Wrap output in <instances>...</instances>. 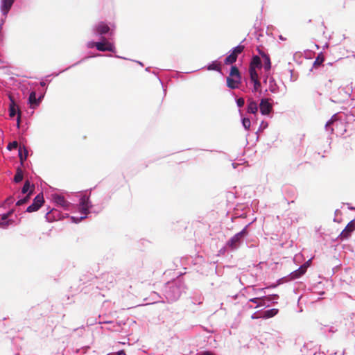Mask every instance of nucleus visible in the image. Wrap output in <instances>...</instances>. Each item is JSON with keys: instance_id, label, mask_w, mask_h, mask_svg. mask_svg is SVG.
<instances>
[{"instance_id": "46", "label": "nucleus", "mask_w": 355, "mask_h": 355, "mask_svg": "<svg viewBox=\"0 0 355 355\" xmlns=\"http://www.w3.org/2000/svg\"><path fill=\"white\" fill-rule=\"evenodd\" d=\"M263 126H264L263 128H265L267 126V124H263Z\"/></svg>"}, {"instance_id": "17", "label": "nucleus", "mask_w": 355, "mask_h": 355, "mask_svg": "<svg viewBox=\"0 0 355 355\" xmlns=\"http://www.w3.org/2000/svg\"><path fill=\"white\" fill-rule=\"evenodd\" d=\"M261 55L262 56V58H263L264 60V63H263V67L264 69L266 70V71H268L271 68V62H270V57L268 55H266V53H261Z\"/></svg>"}, {"instance_id": "23", "label": "nucleus", "mask_w": 355, "mask_h": 355, "mask_svg": "<svg viewBox=\"0 0 355 355\" xmlns=\"http://www.w3.org/2000/svg\"><path fill=\"white\" fill-rule=\"evenodd\" d=\"M23 180V172L22 171L18 168L16 172V174L14 176V181L16 183L20 182Z\"/></svg>"}, {"instance_id": "45", "label": "nucleus", "mask_w": 355, "mask_h": 355, "mask_svg": "<svg viewBox=\"0 0 355 355\" xmlns=\"http://www.w3.org/2000/svg\"><path fill=\"white\" fill-rule=\"evenodd\" d=\"M73 219V221H75L76 223L77 222V220H75V218L74 217H72L71 218Z\"/></svg>"}, {"instance_id": "42", "label": "nucleus", "mask_w": 355, "mask_h": 355, "mask_svg": "<svg viewBox=\"0 0 355 355\" xmlns=\"http://www.w3.org/2000/svg\"><path fill=\"white\" fill-rule=\"evenodd\" d=\"M19 116H20V112L18 114V119H17V124L19 125Z\"/></svg>"}, {"instance_id": "13", "label": "nucleus", "mask_w": 355, "mask_h": 355, "mask_svg": "<svg viewBox=\"0 0 355 355\" xmlns=\"http://www.w3.org/2000/svg\"><path fill=\"white\" fill-rule=\"evenodd\" d=\"M55 202L60 205L62 207L67 208L69 206V202L65 200V198L60 195H55L53 197Z\"/></svg>"}, {"instance_id": "41", "label": "nucleus", "mask_w": 355, "mask_h": 355, "mask_svg": "<svg viewBox=\"0 0 355 355\" xmlns=\"http://www.w3.org/2000/svg\"><path fill=\"white\" fill-rule=\"evenodd\" d=\"M270 90L272 92H275V89L274 88V87H270Z\"/></svg>"}, {"instance_id": "43", "label": "nucleus", "mask_w": 355, "mask_h": 355, "mask_svg": "<svg viewBox=\"0 0 355 355\" xmlns=\"http://www.w3.org/2000/svg\"><path fill=\"white\" fill-rule=\"evenodd\" d=\"M309 261H308L306 263H304V264H306V265L307 266V267H308V266H309Z\"/></svg>"}, {"instance_id": "37", "label": "nucleus", "mask_w": 355, "mask_h": 355, "mask_svg": "<svg viewBox=\"0 0 355 355\" xmlns=\"http://www.w3.org/2000/svg\"><path fill=\"white\" fill-rule=\"evenodd\" d=\"M54 211H55L54 210H52L51 212H49V213H47V214H46V219H47L49 221H50V220H51V214H53V213H54Z\"/></svg>"}, {"instance_id": "20", "label": "nucleus", "mask_w": 355, "mask_h": 355, "mask_svg": "<svg viewBox=\"0 0 355 355\" xmlns=\"http://www.w3.org/2000/svg\"><path fill=\"white\" fill-rule=\"evenodd\" d=\"M237 56L234 53H231L228 56L226 57L225 59V64H232L234 63L236 61Z\"/></svg>"}, {"instance_id": "39", "label": "nucleus", "mask_w": 355, "mask_h": 355, "mask_svg": "<svg viewBox=\"0 0 355 355\" xmlns=\"http://www.w3.org/2000/svg\"><path fill=\"white\" fill-rule=\"evenodd\" d=\"M271 296V300H273V299H277L279 297L277 295H270Z\"/></svg>"}, {"instance_id": "40", "label": "nucleus", "mask_w": 355, "mask_h": 355, "mask_svg": "<svg viewBox=\"0 0 355 355\" xmlns=\"http://www.w3.org/2000/svg\"><path fill=\"white\" fill-rule=\"evenodd\" d=\"M332 123H333V121H332V120H329V121L327 123L326 126H329V125H330Z\"/></svg>"}, {"instance_id": "5", "label": "nucleus", "mask_w": 355, "mask_h": 355, "mask_svg": "<svg viewBox=\"0 0 355 355\" xmlns=\"http://www.w3.org/2000/svg\"><path fill=\"white\" fill-rule=\"evenodd\" d=\"M260 112L263 115L269 114L272 110V105L268 98H262L259 104Z\"/></svg>"}, {"instance_id": "35", "label": "nucleus", "mask_w": 355, "mask_h": 355, "mask_svg": "<svg viewBox=\"0 0 355 355\" xmlns=\"http://www.w3.org/2000/svg\"><path fill=\"white\" fill-rule=\"evenodd\" d=\"M196 355H216V354L209 351H204V352L197 354Z\"/></svg>"}, {"instance_id": "33", "label": "nucleus", "mask_w": 355, "mask_h": 355, "mask_svg": "<svg viewBox=\"0 0 355 355\" xmlns=\"http://www.w3.org/2000/svg\"><path fill=\"white\" fill-rule=\"evenodd\" d=\"M254 83V91H258L261 87V83L259 80L252 81Z\"/></svg>"}, {"instance_id": "4", "label": "nucleus", "mask_w": 355, "mask_h": 355, "mask_svg": "<svg viewBox=\"0 0 355 355\" xmlns=\"http://www.w3.org/2000/svg\"><path fill=\"white\" fill-rule=\"evenodd\" d=\"M355 230V223L354 220L350 221L345 228L341 232V233L338 236V239L340 240H345L348 239L351 234Z\"/></svg>"}, {"instance_id": "38", "label": "nucleus", "mask_w": 355, "mask_h": 355, "mask_svg": "<svg viewBox=\"0 0 355 355\" xmlns=\"http://www.w3.org/2000/svg\"><path fill=\"white\" fill-rule=\"evenodd\" d=\"M118 355H125V353L123 350H121L118 352Z\"/></svg>"}, {"instance_id": "32", "label": "nucleus", "mask_w": 355, "mask_h": 355, "mask_svg": "<svg viewBox=\"0 0 355 355\" xmlns=\"http://www.w3.org/2000/svg\"><path fill=\"white\" fill-rule=\"evenodd\" d=\"M18 147V143L16 141H14L12 142H10L8 144L7 148L9 150H11L12 149H16Z\"/></svg>"}, {"instance_id": "22", "label": "nucleus", "mask_w": 355, "mask_h": 355, "mask_svg": "<svg viewBox=\"0 0 355 355\" xmlns=\"http://www.w3.org/2000/svg\"><path fill=\"white\" fill-rule=\"evenodd\" d=\"M207 69L215 70L220 72L221 71V64L220 62H213L208 66Z\"/></svg>"}, {"instance_id": "29", "label": "nucleus", "mask_w": 355, "mask_h": 355, "mask_svg": "<svg viewBox=\"0 0 355 355\" xmlns=\"http://www.w3.org/2000/svg\"><path fill=\"white\" fill-rule=\"evenodd\" d=\"M242 123H243V127L246 129V130H249L250 128V125H251V122H250V119L248 118H244L242 121Z\"/></svg>"}, {"instance_id": "28", "label": "nucleus", "mask_w": 355, "mask_h": 355, "mask_svg": "<svg viewBox=\"0 0 355 355\" xmlns=\"http://www.w3.org/2000/svg\"><path fill=\"white\" fill-rule=\"evenodd\" d=\"M244 50V46L243 45H239L236 46L233 51L232 53H235V55L238 57V55L241 53Z\"/></svg>"}, {"instance_id": "24", "label": "nucleus", "mask_w": 355, "mask_h": 355, "mask_svg": "<svg viewBox=\"0 0 355 355\" xmlns=\"http://www.w3.org/2000/svg\"><path fill=\"white\" fill-rule=\"evenodd\" d=\"M14 211L15 210L13 209L9 210L8 212L1 214V218L2 220L5 219V220H13L12 219H10V217L13 214Z\"/></svg>"}, {"instance_id": "2", "label": "nucleus", "mask_w": 355, "mask_h": 355, "mask_svg": "<svg viewBox=\"0 0 355 355\" xmlns=\"http://www.w3.org/2000/svg\"><path fill=\"white\" fill-rule=\"evenodd\" d=\"M44 199L42 193H39L33 200V203L26 209V211L31 213L37 211L44 204Z\"/></svg>"}, {"instance_id": "31", "label": "nucleus", "mask_w": 355, "mask_h": 355, "mask_svg": "<svg viewBox=\"0 0 355 355\" xmlns=\"http://www.w3.org/2000/svg\"><path fill=\"white\" fill-rule=\"evenodd\" d=\"M9 112H10V116L13 117L15 116L16 109H15V105L14 103H12L10 105Z\"/></svg>"}, {"instance_id": "26", "label": "nucleus", "mask_w": 355, "mask_h": 355, "mask_svg": "<svg viewBox=\"0 0 355 355\" xmlns=\"http://www.w3.org/2000/svg\"><path fill=\"white\" fill-rule=\"evenodd\" d=\"M249 72H250V79L252 81L259 80L258 74L256 71V69L249 68Z\"/></svg>"}, {"instance_id": "36", "label": "nucleus", "mask_w": 355, "mask_h": 355, "mask_svg": "<svg viewBox=\"0 0 355 355\" xmlns=\"http://www.w3.org/2000/svg\"><path fill=\"white\" fill-rule=\"evenodd\" d=\"M14 200H14L13 197H11V196H10V197L8 198L6 200L5 202H6V203H7V204H8V205H10V204L12 203V202H14Z\"/></svg>"}, {"instance_id": "19", "label": "nucleus", "mask_w": 355, "mask_h": 355, "mask_svg": "<svg viewBox=\"0 0 355 355\" xmlns=\"http://www.w3.org/2000/svg\"><path fill=\"white\" fill-rule=\"evenodd\" d=\"M34 190V186L33 185V189H31V191H29L28 194L24 197V198L21 199V200H19L17 203H16V205L17 206H21L24 204H26L28 202L29 199H30V196L32 194L33 191Z\"/></svg>"}, {"instance_id": "1", "label": "nucleus", "mask_w": 355, "mask_h": 355, "mask_svg": "<svg viewBox=\"0 0 355 355\" xmlns=\"http://www.w3.org/2000/svg\"><path fill=\"white\" fill-rule=\"evenodd\" d=\"M95 46L100 51H110L114 52L115 50L114 46L109 42L105 37H103L102 42H94L89 45V47Z\"/></svg>"}, {"instance_id": "8", "label": "nucleus", "mask_w": 355, "mask_h": 355, "mask_svg": "<svg viewBox=\"0 0 355 355\" xmlns=\"http://www.w3.org/2000/svg\"><path fill=\"white\" fill-rule=\"evenodd\" d=\"M307 270V266L306 264H303L297 270L292 272L290 274V279H295L300 277L302 275H303Z\"/></svg>"}, {"instance_id": "3", "label": "nucleus", "mask_w": 355, "mask_h": 355, "mask_svg": "<svg viewBox=\"0 0 355 355\" xmlns=\"http://www.w3.org/2000/svg\"><path fill=\"white\" fill-rule=\"evenodd\" d=\"M90 207L89 198L84 196L80 198V211L83 216H81L80 220L84 219L86 218L87 214L89 213V209Z\"/></svg>"}, {"instance_id": "9", "label": "nucleus", "mask_w": 355, "mask_h": 355, "mask_svg": "<svg viewBox=\"0 0 355 355\" xmlns=\"http://www.w3.org/2000/svg\"><path fill=\"white\" fill-rule=\"evenodd\" d=\"M258 111V105L252 98L248 100L247 112L250 114H256Z\"/></svg>"}, {"instance_id": "11", "label": "nucleus", "mask_w": 355, "mask_h": 355, "mask_svg": "<svg viewBox=\"0 0 355 355\" xmlns=\"http://www.w3.org/2000/svg\"><path fill=\"white\" fill-rule=\"evenodd\" d=\"M241 83V79L236 78H232L230 76L227 78V85L231 89H235L238 87V85Z\"/></svg>"}, {"instance_id": "16", "label": "nucleus", "mask_w": 355, "mask_h": 355, "mask_svg": "<svg viewBox=\"0 0 355 355\" xmlns=\"http://www.w3.org/2000/svg\"><path fill=\"white\" fill-rule=\"evenodd\" d=\"M28 150H26V148L23 146H19V159H20V161L21 162V164H23V162L26 159L27 157H28Z\"/></svg>"}, {"instance_id": "27", "label": "nucleus", "mask_w": 355, "mask_h": 355, "mask_svg": "<svg viewBox=\"0 0 355 355\" xmlns=\"http://www.w3.org/2000/svg\"><path fill=\"white\" fill-rule=\"evenodd\" d=\"M352 318L350 315H348L347 318L343 319V324L345 326H349V327H354V322H352Z\"/></svg>"}, {"instance_id": "15", "label": "nucleus", "mask_w": 355, "mask_h": 355, "mask_svg": "<svg viewBox=\"0 0 355 355\" xmlns=\"http://www.w3.org/2000/svg\"><path fill=\"white\" fill-rule=\"evenodd\" d=\"M261 59L258 55H255L252 58V61L250 64V68H261Z\"/></svg>"}, {"instance_id": "25", "label": "nucleus", "mask_w": 355, "mask_h": 355, "mask_svg": "<svg viewBox=\"0 0 355 355\" xmlns=\"http://www.w3.org/2000/svg\"><path fill=\"white\" fill-rule=\"evenodd\" d=\"M324 61V58L322 54H319L317 58H315L313 66L314 67H318L322 64V62Z\"/></svg>"}, {"instance_id": "21", "label": "nucleus", "mask_w": 355, "mask_h": 355, "mask_svg": "<svg viewBox=\"0 0 355 355\" xmlns=\"http://www.w3.org/2000/svg\"><path fill=\"white\" fill-rule=\"evenodd\" d=\"M14 0H3L2 5V10L4 12H8L13 4Z\"/></svg>"}, {"instance_id": "34", "label": "nucleus", "mask_w": 355, "mask_h": 355, "mask_svg": "<svg viewBox=\"0 0 355 355\" xmlns=\"http://www.w3.org/2000/svg\"><path fill=\"white\" fill-rule=\"evenodd\" d=\"M236 103H237V105L239 107H241L244 105V103H245V101H244V98H239L236 100Z\"/></svg>"}, {"instance_id": "7", "label": "nucleus", "mask_w": 355, "mask_h": 355, "mask_svg": "<svg viewBox=\"0 0 355 355\" xmlns=\"http://www.w3.org/2000/svg\"><path fill=\"white\" fill-rule=\"evenodd\" d=\"M44 97L43 94H41L38 98L36 96V92L33 91L30 93L28 97V103L32 108H35L38 106L40 103L42 98Z\"/></svg>"}, {"instance_id": "18", "label": "nucleus", "mask_w": 355, "mask_h": 355, "mask_svg": "<svg viewBox=\"0 0 355 355\" xmlns=\"http://www.w3.org/2000/svg\"><path fill=\"white\" fill-rule=\"evenodd\" d=\"M230 76L236 78L238 79H241V73L239 72V69L236 66H232L230 69Z\"/></svg>"}, {"instance_id": "47", "label": "nucleus", "mask_w": 355, "mask_h": 355, "mask_svg": "<svg viewBox=\"0 0 355 355\" xmlns=\"http://www.w3.org/2000/svg\"><path fill=\"white\" fill-rule=\"evenodd\" d=\"M263 126H264L263 128H265L267 126V124H263Z\"/></svg>"}, {"instance_id": "6", "label": "nucleus", "mask_w": 355, "mask_h": 355, "mask_svg": "<svg viewBox=\"0 0 355 355\" xmlns=\"http://www.w3.org/2000/svg\"><path fill=\"white\" fill-rule=\"evenodd\" d=\"M246 234V230L243 229L242 231L235 234L228 242L230 247L232 249H235L239 243L241 239L245 236Z\"/></svg>"}, {"instance_id": "10", "label": "nucleus", "mask_w": 355, "mask_h": 355, "mask_svg": "<svg viewBox=\"0 0 355 355\" xmlns=\"http://www.w3.org/2000/svg\"><path fill=\"white\" fill-rule=\"evenodd\" d=\"M279 312V310L277 309H272L270 310H267L263 312V315L259 317H254L252 316V318H270L275 315H276Z\"/></svg>"}, {"instance_id": "30", "label": "nucleus", "mask_w": 355, "mask_h": 355, "mask_svg": "<svg viewBox=\"0 0 355 355\" xmlns=\"http://www.w3.org/2000/svg\"><path fill=\"white\" fill-rule=\"evenodd\" d=\"M30 189V182L28 180H26L22 187L21 193H26Z\"/></svg>"}, {"instance_id": "44", "label": "nucleus", "mask_w": 355, "mask_h": 355, "mask_svg": "<svg viewBox=\"0 0 355 355\" xmlns=\"http://www.w3.org/2000/svg\"><path fill=\"white\" fill-rule=\"evenodd\" d=\"M40 84H41L42 86H44L45 85V83H44V82L40 83Z\"/></svg>"}, {"instance_id": "14", "label": "nucleus", "mask_w": 355, "mask_h": 355, "mask_svg": "<svg viewBox=\"0 0 355 355\" xmlns=\"http://www.w3.org/2000/svg\"><path fill=\"white\" fill-rule=\"evenodd\" d=\"M110 27L105 23L101 22L96 26V31L98 34L103 35L108 33Z\"/></svg>"}, {"instance_id": "12", "label": "nucleus", "mask_w": 355, "mask_h": 355, "mask_svg": "<svg viewBox=\"0 0 355 355\" xmlns=\"http://www.w3.org/2000/svg\"><path fill=\"white\" fill-rule=\"evenodd\" d=\"M264 300H267L268 301L271 300V296H264L263 297H255L250 299V302L257 304V307L264 306L265 303L263 302Z\"/></svg>"}]
</instances>
